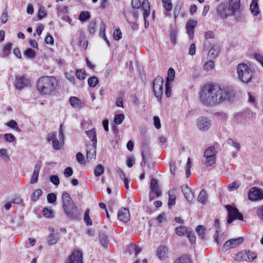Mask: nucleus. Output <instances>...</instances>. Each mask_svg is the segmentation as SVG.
<instances>
[{
    "label": "nucleus",
    "instance_id": "37998d69",
    "mask_svg": "<svg viewBox=\"0 0 263 263\" xmlns=\"http://www.w3.org/2000/svg\"><path fill=\"white\" fill-rule=\"evenodd\" d=\"M162 4L163 7L166 11H170L172 10L173 4L171 0H162Z\"/></svg>",
    "mask_w": 263,
    "mask_h": 263
},
{
    "label": "nucleus",
    "instance_id": "20e7f679",
    "mask_svg": "<svg viewBox=\"0 0 263 263\" xmlns=\"http://www.w3.org/2000/svg\"><path fill=\"white\" fill-rule=\"evenodd\" d=\"M237 72L239 79L245 84L251 82L254 73L251 67L244 63H240L237 65Z\"/></svg>",
    "mask_w": 263,
    "mask_h": 263
},
{
    "label": "nucleus",
    "instance_id": "603ef678",
    "mask_svg": "<svg viewBox=\"0 0 263 263\" xmlns=\"http://www.w3.org/2000/svg\"><path fill=\"white\" fill-rule=\"evenodd\" d=\"M25 56L29 58H33L35 56V52L31 48H27L24 52Z\"/></svg>",
    "mask_w": 263,
    "mask_h": 263
},
{
    "label": "nucleus",
    "instance_id": "39448f33",
    "mask_svg": "<svg viewBox=\"0 0 263 263\" xmlns=\"http://www.w3.org/2000/svg\"><path fill=\"white\" fill-rule=\"evenodd\" d=\"M234 6V5L230 4V2L229 4L221 3L216 8V14L221 19H226L233 15Z\"/></svg>",
    "mask_w": 263,
    "mask_h": 263
},
{
    "label": "nucleus",
    "instance_id": "cd10ccee",
    "mask_svg": "<svg viewBox=\"0 0 263 263\" xmlns=\"http://www.w3.org/2000/svg\"><path fill=\"white\" fill-rule=\"evenodd\" d=\"M220 52L219 46L217 45H213L208 52V57L211 59L215 58Z\"/></svg>",
    "mask_w": 263,
    "mask_h": 263
},
{
    "label": "nucleus",
    "instance_id": "8fccbe9b",
    "mask_svg": "<svg viewBox=\"0 0 263 263\" xmlns=\"http://www.w3.org/2000/svg\"><path fill=\"white\" fill-rule=\"evenodd\" d=\"M43 215L47 218H52L53 217V213L52 210L47 208H44L42 209Z\"/></svg>",
    "mask_w": 263,
    "mask_h": 263
},
{
    "label": "nucleus",
    "instance_id": "680f3d73",
    "mask_svg": "<svg viewBox=\"0 0 263 263\" xmlns=\"http://www.w3.org/2000/svg\"><path fill=\"white\" fill-rule=\"evenodd\" d=\"M50 181L55 185H58L60 183V180L57 175H52L50 177Z\"/></svg>",
    "mask_w": 263,
    "mask_h": 263
},
{
    "label": "nucleus",
    "instance_id": "f8f14e48",
    "mask_svg": "<svg viewBox=\"0 0 263 263\" xmlns=\"http://www.w3.org/2000/svg\"><path fill=\"white\" fill-rule=\"evenodd\" d=\"M198 128L202 132L208 130L211 126V121L208 118L201 117L196 120Z\"/></svg>",
    "mask_w": 263,
    "mask_h": 263
},
{
    "label": "nucleus",
    "instance_id": "b1692460",
    "mask_svg": "<svg viewBox=\"0 0 263 263\" xmlns=\"http://www.w3.org/2000/svg\"><path fill=\"white\" fill-rule=\"evenodd\" d=\"M41 166V164H36L35 165L34 170L33 171V173L32 176L31 180H30V183L31 184H33L37 182V181L38 180L39 174V172H40Z\"/></svg>",
    "mask_w": 263,
    "mask_h": 263
},
{
    "label": "nucleus",
    "instance_id": "412c9836",
    "mask_svg": "<svg viewBox=\"0 0 263 263\" xmlns=\"http://www.w3.org/2000/svg\"><path fill=\"white\" fill-rule=\"evenodd\" d=\"M70 105L75 108L80 109L84 107L85 103L76 97H71L69 98Z\"/></svg>",
    "mask_w": 263,
    "mask_h": 263
},
{
    "label": "nucleus",
    "instance_id": "a19ab883",
    "mask_svg": "<svg viewBox=\"0 0 263 263\" xmlns=\"http://www.w3.org/2000/svg\"><path fill=\"white\" fill-rule=\"evenodd\" d=\"M99 83L98 78L92 76L88 79V84L91 87H95Z\"/></svg>",
    "mask_w": 263,
    "mask_h": 263
},
{
    "label": "nucleus",
    "instance_id": "4d7b16f0",
    "mask_svg": "<svg viewBox=\"0 0 263 263\" xmlns=\"http://www.w3.org/2000/svg\"><path fill=\"white\" fill-rule=\"evenodd\" d=\"M113 37L116 41H118L122 38V32L120 29H116L115 30Z\"/></svg>",
    "mask_w": 263,
    "mask_h": 263
},
{
    "label": "nucleus",
    "instance_id": "72a5a7b5",
    "mask_svg": "<svg viewBox=\"0 0 263 263\" xmlns=\"http://www.w3.org/2000/svg\"><path fill=\"white\" fill-rule=\"evenodd\" d=\"M56 10L59 17H61L62 14L68 13V7L66 6L58 5Z\"/></svg>",
    "mask_w": 263,
    "mask_h": 263
},
{
    "label": "nucleus",
    "instance_id": "f03ea898",
    "mask_svg": "<svg viewBox=\"0 0 263 263\" xmlns=\"http://www.w3.org/2000/svg\"><path fill=\"white\" fill-rule=\"evenodd\" d=\"M58 87V80L54 76H43L36 82V89L41 95H53L55 93Z\"/></svg>",
    "mask_w": 263,
    "mask_h": 263
},
{
    "label": "nucleus",
    "instance_id": "13d9d810",
    "mask_svg": "<svg viewBox=\"0 0 263 263\" xmlns=\"http://www.w3.org/2000/svg\"><path fill=\"white\" fill-rule=\"evenodd\" d=\"M7 125L17 131H20V129L18 127L17 123L13 120H11L9 122H8L7 123Z\"/></svg>",
    "mask_w": 263,
    "mask_h": 263
},
{
    "label": "nucleus",
    "instance_id": "4be33fe9",
    "mask_svg": "<svg viewBox=\"0 0 263 263\" xmlns=\"http://www.w3.org/2000/svg\"><path fill=\"white\" fill-rule=\"evenodd\" d=\"M176 193L177 190L174 188L170 190L168 192V207L169 209H171L176 203Z\"/></svg>",
    "mask_w": 263,
    "mask_h": 263
},
{
    "label": "nucleus",
    "instance_id": "bb28decb",
    "mask_svg": "<svg viewBox=\"0 0 263 263\" xmlns=\"http://www.w3.org/2000/svg\"><path fill=\"white\" fill-rule=\"evenodd\" d=\"M167 250V248L165 246H161L158 248L157 254L160 259L163 260L165 258Z\"/></svg>",
    "mask_w": 263,
    "mask_h": 263
},
{
    "label": "nucleus",
    "instance_id": "774afa93",
    "mask_svg": "<svg viewBox=\"0 0 263 263\" xmlns=\"http://www.w3.org/2000/svg\"><path fill=\"white\" fill-rule=\"evenodd\" d=\"M73 174V170L71 167H66L64 172V175L65 177H69L71 176Z\"/></svg>",
    "mask_w": 263,
    "mask_h": 263
},
{
    "label": "nucleus",
    "instance_id": "338daca9",
    "mask_svg": "<svg viewBox=\"0 0 263 263\" xmlns=\"http://www.w3.org/2000/svg\"><path fill=\"white\" fill-rule=\"evenodd\" d=\"M239 187V184L237 182H233L228 186V189L230 191H233L237 190Z\"/></svg>",
    "mask_w": 263,
    "mask_h": 263
},
{
    "label": "nucleus",
    "instance_id": "1a4fd4ad",
    "mask_svg": "<svg viewBox=\"0 0 263 263\" xmlns=\"http://www.w3.org/2000/svg\"><path fill=\"white\" fill-rule=\"evenodd\" d=\"M257 257L255 253L250 251H242L236 254V259L238 261H252Z\"/></svg>",
    "mask_w": 263,
    "mask_h": 263
},
{
    "label": "nucleus",
    "instance_id": "e433bc0d",
    "mask_svg": "<svg viewBox=\"0 0 263 263\" xmlns=\"http://www.w3.org/2000/svg\"><path fill=\"white\" fill-rule=\"evenodd\" d=\"M207 200V197L205 191L204 190H202L199 195L198 197V200L200 203H202L203 204H204L206 203Z\"/></svg>",
    "mask_w": 263,
    "mask_h": 263
},
{
    "label": "nucleus",
    "instance_id": "3c124183",
    "mask_svg": "<svg viewBox=\"0 0 263 263\" xmlns=\"http://www.w3.org/2000/svg\"><path fill=\"white\" fill-rule=\"evenodd\" d=\"M124 119V116L123 114H118L116 115L114 117V122L116 124H120Z\"/></svg>",
    "mask_w": 263,
    "mask_h": 263
},
{
    "label": "nucleus",
    "instance_id": "7c9ffc66",
    "mask_svg": "<svg viewBox=\"0 0 263 263\" xmlns=\"http://www.w3.org/2000/svg\"><path fill=\"white\" fill-rule=\"evenodd\" d=\"M250 9L254 15H257L259 13V8L257 0H253L250 4Z\"/></svg>",
    "mask_w": 263,
    "mask_h": 263
},
{
    "label": "nucleus",
    "instance_id": "bf43d9fd",
    "mask_svg": "<svg viewBox=\"0 0 263 263\" xmlns=\"http://www.w3.org/2000/svg\"><path fill=\"white\" fill-rule=\"evenodd\" d=\"M4 139L8 142H12L15 139V136L12 134H6L4 135Z\"/></svg>",
    "mask_w": 263,
    "mask_h": 263
},
{
    "label": "nucleus",
    "instance_id": "de8ad7c7",
    "mask_svg": "<svg viewBox=\"0 0 263 263\" xmlns=\"http://www.w3.org/2000/svg\"><path fill=\"white\" fill-rule=\"evenodd\" d=\"M74 74H76L75 72L72 70H70L69 72H66L65 74L66 78L73 84H74L76 81Z\"/></svg>",
    "mask_w": 263,
    "mask_h": 263
},
{
    "label": "nucleus",
    "instance_id": "9d476101",
    "mask_svg": "<svg viewBox=\"0 0 263 263\" xmlns=\"http://www.w3.org/2000/svg\"><path fill=\"white\" fill-rule=\"evenodd\" d=\"M29 85L30 81L26 77L22 76H15L14 85L16 89L21 90Z\"/></svg>",
    "mask_w": 263,
    "mask_h": 263
},
{
    "label": "nucleus",
    "instance_id": "6e6552de",
    "mask_svg": "<svg viewBox=\"0 0 263 263\" xmlns=\"http://www.w3.org/2000/svg\"><path fill=\"white\" fill-rule=\"evenodd\" d=\"M226 209L228 212V218L227 219V223L230 224L233 222L234 219H238L243 221L242 214L239 213L238 210L231 205H227Z\"/></svg>",
    "mask_w": 263,
    "mask_h": 263
},
{
    "label": "nucleus",
    "instance_id": "c85d7f7f",
    "mask_svg": "<svg viewBox=\"0 0 263 263\" xmlns=\"http://www.w3.org/2000/svg\"><path fill=\"white\" fill-rule=\"evenodd\" d=\"M60 238V234L57 233L55 234L50 233L48 236V243L49 246L55 245Z\"/></svg>",
    "mask_w": 263,
    "mask_h": 263
},
{
    "label": "nucleus",
    "instance_id": "052dcab7",
    "mask_svg": "<svg viewBox=\"0 0 263 263\" xmlns=\"http://www.w3.org/2000/svg\"><path fill=\"white\" fill-rule=\"evenodd\" d=\"M256 214L257 217L263 222V205L259 207L256 211Z\"/></svg>",
    "mask_w": 263,
    "mask_h": 263
},
{
    "label": "nucleus",
    "instance_id": "2f4dec72",
    "mask_svg": "<svg viewBox=\"0 0 263 263\" xmlns=\"http://www.w3.org/2000/svg\"><path fill=\"white\" fill-rule=\"evenodd\" d=\"M99 240L100 242L101 243V245L106 248L108 247V239L107 236L103 233H99Z\"/></svg>",
    "mask_w": 263,
    "mask_h": 263
},
{
    "label": "nucleus",
    "instance_id": "6e6d98bb",
    "mask_svg": "<svg viewBox=\"0 0 263 263\" xmlns=\"http://www.w3.org/2000/svg\"><path fill=\"white\" fill-rule=\"evenodd\" d=\"M214 67V62L213 61H210L205 63L204 65V69L206 71H210L213 69Z\"/></svg>",
    "mask_w": 263,
    "mask_h": 263
},
{
    "label": "nucleus",
    "instance_id": "79ce46f5",
    "mask_svg": "<svg viewBox=\"0 0 263 263\" xmlns=\"http://www.w3.org/2000/svg\"><path fill=\"white\" fill-rule=\"evenodd\" d=\"M104 171L103 166L101 164L98 165L95 168L94 175L96 177H99L103 173Z\"/></svg>",
    "mask_w": 263,
    "mask_h": 263
},
{
    "label": "nucleus",
    "instance_id": "dca6fc26",
    "mask_svg": "<svg viewBox=\"0 0 263 263\" xmlns=\"http://www.w3.org/2000/svg\"><path fill=\"white\" fill-rule=\"evenodd\" d=\"M118 218L120 221L127 222L130 220V215L127 209L121 208L118 213Z\"/></svg>",
    "mask_w": 263,
    "mask_h": 263
},
{
    "label": "nucleus",
    "instance_id": "4c0bfd02",
    "mask_svg": "<svg viewBox=\"0 0 263 263\" xmlns=\"http://www.w3.org/2000/svg\"><path fill=\"white\" fill-rule=\"evenodd\" d=\"M89 210L87 209L85 211L84 215V221L85 222L87 226H90L92 225V220L89 216Z\"/></svg>",
    "mask_w": 263,
    "mask_h": 263
},
{
    "label": "nucleus",
    "instance_id": "c756f323",
    "mask_svg": "<svg viewBox=\"0 0 263 263\" xmlns=\"http://www.w3.org/2000/svg\"><path fill=\"white\" fill-rule=\"evenodd\" d=\"M214 222V226L216 230L215 231V233L213 235V238L215 242H216L217 244H219L220 243V242L218 240V234L221 232L220 230L219 220L218 219H216L215 220Z\"/></svg>",
    "mask_w": 263,
    "mask_h": 263
},
{
    "label": "nucleus",
    "instance_id": "2eb2a0df",
    "mask_svg": "<svg viewBox=\"0 0 263 263\" xmlns=\"http://www.w3.org/2000/svg\"><path fill=\"white\" fill-rule=\"evenodd\" d=\"M65 263H83V256L79 251H74L66 260Z\"/></svg>",
    "mask_w": 263,
    "mask_h": 263
},
{
    "label": "nucleus",
    "instance_id": "69168bd1",
    "mask_svg": "<svg viewBox=\"0 0 263 263\" xmlns=\"http://www.w3.org/2000/svg\"><path fill=\"white\" fill-rule=\"evenodd\" d=\"M96 24L95 21H91L89 24L88 28L89 33L93 34L95 32V27Z\"/></svg>",
    "mask_w": 263,
    "mask_h": 263
},
{
    "label": "nucleus",
    "instance_id": "a211bd4d",
    "mask_svg": "<svg viewBox=\"0 0 263 263\" xmlns=\"http://www.w3.org/2000/svg\"><path fill=\"white\" fill-rule=\"evenodd\" d=\"M197 25V22L194 20H190L186 24L185 28L186 33L189 35L191 39H193L194 35V29Z\"/></svg>",
    "mask_w": 263,
    "mask_h": 263
},
{
    "label": "nucleus",
    "instance_id": "473e14b6",
    "mask_svg": "<svg viewBox=\"0 0 263 263\" xmlns=\"http://www.w3.org/2000/svg\"><path fill=\"white\" fill-rule=\"evenodd\" d=\"M175 71L172 68H170L167 71V77L165 83L171 84L175 78Z\"/></svg>",
    "mask_w": 263,
    "mask_h": 263
},
{
    "label": "nucleus",
    "instance_id": "09e8293b",
    "mask_svg": "<svg viewBox=\"0 0 263 263\" xmlns=\"http://www.w3.org/2000/svg\"><path fill=\"white\" fill-rule=\"evenodd\" d=\"M123 97L124 93L123 92H120L119 96L117 97L116 104L118 107H124L123 103Z\"/></svg>",
    "mask_w": 263,
    "mask_h": 263
},
{
    "label": "nucleus",
    "instance_id": "f704fd0d",
    "mask_svg": "<svg viewBox=\"0 0 263 263\" xmlns=\"http://www.w3.org/2000/svg\"><path fill=\"white\" fill-rule=\"evenodd\" d=\"M188 228L184 226H181L177 227L175 230L176 234L178 236H183L187 233Z\"/></svg>",
    "mask_w": 263,
    "mask_h": 263
},
{
    "label": "nucleus",
    "instance_id": "c03bdc74",
    "mask_svg": "<svg viewBox=\"0 0 263 263\" xmlns=\"http://www.w3.org/2000/svg\"><path fill=\"white\" fill-rule=\"evenodd\" d=\"M90 17V14L88 11H82L80 13L79 19L81 22H85Z\"/></svg>",
    "mask_w": 263,
    "mask_h": 263
},
{
    "label": "nucleus",
    "instance_id": "f257e3e1",
    "mask_svg": "<svg viewBox=\"0 0 263 263\" xmlns=\"http://www.w3.org/2000/svg\"><path fill=\"white\" fill-rule=\"evenodd\" d=\"M235 97V93L232 89L215 84L205 85L199 93L201 102L208 107L217 106L226 101H233Z\"/></svg>",
    "mask_w": 263,
    "mask_h": 263
},
{
    "label": "nucleus",
    "instance_id": "7ed1b4c3",
    "mask_svg": "<svg viewBox=\"0 0 263 263\" xmlns=\"http://www.w3.org/2000/svg\"><path fill=\"white\" fill-rule=\"evenodd\" d=\"M62 203L64 211L70 220H77L80 218L78 208L67 192H64L62 194Z\"/></svg>",
    "mask_w": 263,
    "mask_h": 263
},
{
    "label": "nucleus",
    "instance_id": "58836bf2",
    "mask_svg": "<svg viewBox=\"0 0 263 263\" xmlns=\"http://www.w3.org/2000/svg\"><path fill=\"white\" fill-rule=\"evenodd\" d=\"M174 263H192L191 259L186 255H183L176 259Z\"/></svg>",
    "mask_w": 263,
    "mask_h": 263
},
{
    "label": "nucleus",
    "instance_id": "393cba45",
    "mask_svg": "<svg viewBox=\"0 0 263 263\" xmlns=\"http://www.w3.org/2000/svg\"><path fill=\"white\" fill-rule=\"evenodd\" d=\"M142 6L143 10V17L145 20L149 16L150 13V4L148 0L143 1Z\"/></svg>",
    "mask_w": 263,
    "mask_h": 263
},
{
    "label": "nucleus",
    "instance_id": "ddd939ff",
    "mask_svg": "<svg viewBox=\"0 0 263 263\" xmlns=\"http://www.w3.org/2000/svg\"><path fill=\"white\" fill-rule=\"evenodd\" d=\"M233 15L234 16L235 21L238 23L244 22L246 16L245 11L243 9L240 8V4L234 5L233 9Z\"/></svg>",
    "mask_w": 263,
    "mask_h": 263
},
{
    "label": "nucleus",
    "instance_id": "a878e982",
    "mask_svg": "<svg viewBox=\"0 0 263 263\" xmlns=\"http://www.w3.org/2000/svg\"><path fill=\"white\" fill-rule=\"evenodd\" d=\"M85 133L91 141L92 142V144L94 145V146H97V139L95 128H93L91 130L86 131Z\"/></svg>",
    "mask_w": 263,
    "mask_h": 263
},
{
    "label": "nucleus",
    "instance_id": "5fc2aeb1",
    "mask_svg": "<svg viewBox=\"0 0 263 263\" xmlns=\"http://www.w3.org/2000/svg\"><path fill=\"white\" fill-rule=\"evenodd\" d=\"M47 199L49 203H53L57 200V196L54 193H49L47 196Z\"/></svg>",
    "mask_w": 263,
    "mask_h": 263
},
{
    "label": "nucleus",
    "instance_id": "ea45409f",
    "mask_svg": "<svg viewBox=\"0 0 263 263\" xmlns=\"http://www.w3.org/2000/svg\"><path fill=\"white\" fill-rule=\"evenodd\" d=\"M205 227L202 225H199L196 229V231L201 238L203 239L205 236Z\"/></svg>",
    "mask_w": 263,
    "mask_h": 263
},
{
    "label": "nucleus",
    "instance_id": "49530a36",
    "mask_svg": "<svg viewBox=\"0 0 263 263\" xmlns=\"http://www.w3.org/2000/svg\"><path fill=\"white\" fill-rule=\"evenodd\" d=\"M42 191L41 189H37L34 191L31 196V199L33 201H37L39 197L41 196Z\"/></svg>",
    "mask_w": 263,
    "mask_h": 263
},
{
    "label": "nucleus",
    "instance_id": "e2e57ef3",
    "mask_svg": "<svg viewBox=\"0 0 263 263\" xmlns=\"http://www.w3.org/2000/svg\"><path fill=\"white\" fill-rule=\"evenodd\" d=\"M171 84L165 83V95L167 98L171 96Z\"/></svg>",
    "mask_w": 263,
    "mask_h": 263
},
{
    "label": "nucleus",
    "instance_id": "a18cd8bd",
    "mask_svg": "<svg viewBox=\"0 0 263 263\" xmlns=\"http://www.w3.org/2000/svg\"><path fill=\"white\" fill-rule=\"evenodd\" d=\"M75 74L77 79L80 80H84L86 76L85 71L83 69L77 70Z\"/></svg>",
    "mask_w": 263,
    "mask_h": 263
},
{
    "label": "nucleus",
    "instance_id": "aec40b11",
    "mask_svg": "<svg viewBox=\"0 0 263 263\" xmlns=\"http://www.w3.org/2000/svg\"><path fill=\"white\" fill-rule=\"evenodd\" d=\"M185 198L190 202L194 199V195L191 190L187 185H183L181 187Z\"/></svg>",
    "mask_w": 263,
    "mask_h": 263
},
{
    "label": "nucleus",
    "instance_id": "0e129e2a",
    "mask_svg": "<svg viewBox=\"0 0 263 263\" xmlns=\"http://www.w3.org/2000/svg\"><path fill=\"white\" fill-rule=\"evenodd\" d=\"M76 159L78 162L80 164H84L85 162L84 157L83 154L80 152L77 153L76 155Z\"/></svg>",
    "mask_w": 263,
    "mask_h": 263
},
{
    "label": "nucleus",
    "instance_id": "423d86ee",
    "mask_svg": "<svg viewBox=\"0 0 263 263\" xmlns=\"http://www.w3.org/2000/svg\"><path fill=\"white\" fill-rule=\"evenodd\" d=\"M217 152L214 147L210 146L204 151L203 156L205 159L204 164L207 166H211L215 163Z\"/></svg>",
    "mask_w": 263,
    "mask_h": 263
},
{
    "label": "nucleus",
    "instance_id": "4468645a",
    "mask_svg": "<svg viewBox=\"0 0 263 263\" xmlns=\"http://www.w3.org/2000/svg\"><path fill=\"white\" fill-rule=\"evenodd\" d=\"M248 198L251 201H256L263 199L262 192L255 187H252L248 193Z\"/></svg>",
    "mask_w": 263,
    "mask_h": 263
},
{
    "label": "nucleus",
    "instance_id": "6ab92c4d",
    "mask_svg": "<svg viewBox=\"0 0 263 263\" xmlns=\"http://www.w3.org/2000/svg\"><path fill=\"white\" fill-rule=\"evenodd\" d=\"M86 157L88 162H93L96 158V146L92 144L87 147Z\"/></svg>",
    "mask_w": 263,
    "mask_h": 263
},
{
    "label": "nucleus",
    "instance_id": "9b49d317",
    "mask_svg": "<svg viewBox=\"0 0 263 263\" xmlns=\"http://www.w3.org/2000/svg\"><path fill=\"white\" fill-rule=\"evenodd\" d=\"M243 240L244 239L242 237L227 240L224 243L222 248V251L223 252H226L230 249L235 248L240 245Z\"/></svg>",
    "mask_w": 263,
    "mask_h": 263
},
{
    "label": "nucleus",
    "instance_id": "5701e85b",
    "mask_svg": "<svg viewBox=\"0 0 263 263\" xmlns=\"http://www.w3.org/2000/svg\"><path fill=\"white\" fill-rule=\"evenodd\" d=\"M151 189L157 197H159L161 195V193L160 191L159 187L157 180L153 178L151 181Z\"/></svg>",
    "mask_w": 263,
    "mask_h": 263
},
{
    "label": "nucleus",
    "instance_id": "0eeeda50",
    "mask_svg": "<svg viewBox=\"0 0 263 263\" xmlns=\"http://www.w3.org/2000/svg\"><path fill=\"white\" fill-rule=\"evenodd\" d=\"M163 79L160 76H157L153 82V88L156 97L161 102V96L163 93Z\"/></svg>",
    "mask_w": 263,
    "mask_h": 263
},
{
    "label": "nucleus",
    "instance_id": "c9c22d12",
    "mask_svg": "<svg viewBox=\"0 0 263 263\" xmlns=\"http://www.w3.org/2000/svg\"><path fill=\"white\" fill-rule=\"evenodd\" d=\"M227 144L234 148H235L237 152H239L240 149V145L238 142L234 140L233 139L229 138L227 140Z\"/></svg>",
    "mask_w": 263,
    "mask_h": 263
},
{
    "label": "nucleus",
    "instance_id": "f3484780",
    "mask_svg": "<svg viewBox=\"0 0 263 263\" xmlns=\"http://www.w3.org/2000/svg\"><path fill=\"white\" fill-rule=\"evenodd\" d=\"M47 140L52 141L53 147L55 150H59L61 148V145L57 138V133L52 132L48 133L47 135Z\"/></svg>",
    "mask_w": 263,
    "mask_h": 263
},
{
    "label": "nucleus",
    "instance_id": "864d4df0",
    "mask_svg": "<svg viewBox=\"0 0 263 263\" xmlns=\"http://www.w3.org/2000/svg\"><path fill=\"white\" fill-rule=\"evenodd\" d=\"M187 237L191 243L194 244L196 242V236L194 233L192 231H187Z\"/></svg>",
    "mask_w": 263,
    "mask_h": 263
}]
</instances>
